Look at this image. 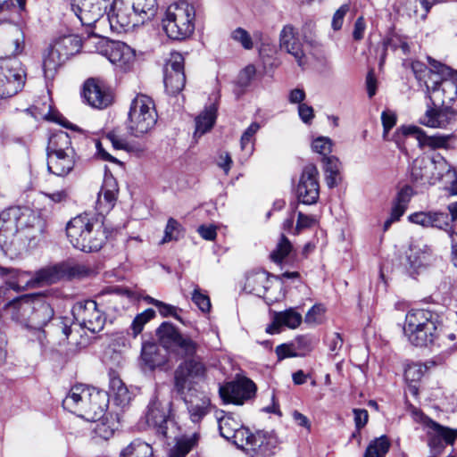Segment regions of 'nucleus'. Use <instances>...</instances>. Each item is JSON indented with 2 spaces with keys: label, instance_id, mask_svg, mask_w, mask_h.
Listing matches in <instances>:
<instances>
[{
  "label": "nucleus",
  "instance_id": "8fccbe9b",
  "mask_svg": "<svg viewBox=\"0 0 457 457\" xmlns=\"http://www.w3.org/2000/svg\"><path fill=\"white\" fill-rule=\"evenodd\" d=\"M189 419L194 423L200 422L210 411V401L203 399L197 403L186 402Z\"/></svg>",
  "mask_w": 457,
  "mask_h": 457
},
{
  "label": "nucleus",
  "instance_id": "423d86ee",
  "mask_svg": "<svg viewBox=\"0 0 457 457\" xmlns=\"http://www.w3.org/2000/svg\"><path fill=\"white\" fill-rule=\"evenodd\" d=\"M157 121L154 103L148 96L138 94L131 102L127 129L135 137L148 133Z\"/></svg>",
  "mask_w": 457,
  "mask_h": 457
},
{
  "label": "nucleus",
  "instance_id": "f3484780",
  "mask_svg": "<svg viewBox=\"0 0 457 457\" xmlns=\"http://www.w3.org/2000/svg\"><path fill=\"white\" fill-rule=\"evenodd\" d=\"M427 429L428 445L436 453H440L445 445H453L457 438V430L444 427L428 417L422 419Z\"/></svg>",
  "mask_w": 457,
  "mask_h": 457
},
{
  "label": "nucleus",
  "instance_id": "473e14b6",
  "mask_svg": "<svg viewBox=\"0 0 457 457\" xmlns=\"http://www.w3.org/2000/svg\"><path fill=\"white\" fill-rule=\"evenodd\" d=\"M91 400L87 403L86 420L96 421L104 417L109 404V395L105 391L94 387L91 390Z\"/></svg>",
  "mask_w": 457,
  "mask_h": 457
},
{
  "label": "nucleus",
  "instance_id": "c756f323",
  "mask_svg": "<svg viewBox=\"0 0 457 457\" xmlns=\"http://www.w3.org/2000/svg\"><path fill=\"white\" fill-rule=\"evenodd\" d=\"M302 321V314L295 309L289 308L274 313L272 323L266 328V332L269 334H278L280 332V327L282 326L295 329L301 325Z\"/></svg>",
  "mask_w": 457,
  "mask_h": 457
},
{
  "label": "nucleus",
  "instance_id": "3c124183",
  "mask_svg": "<svg viewBox=\"0 0 457 457\" xmlns=\"http://www.w3.org/2000/svg\"><path fill=\"white\" fill-rule=\"evenodd\" d=\"M298 204L293 206V212L297 214L296 225L294 234H299L303 229L311 228L318 223V219L315 215L305 214L297 210Z\"/></svg>",
  "mask_w": 457,
  "mask_h": 457
},
{
  "label": "nucleus",
  "instance_id": "a18cd8bd",
  "mask_svg": "<svg viewBox=\"0 0 457 457\" xmlns=\"http://www.w3.org/2000/svg\"><path fill=\"white\" fill-rule=\"evenodd\" d=\"M110 391L118 405L125 406L130 401V394L122 380L116 376L110 379Z\"/></svg>",
  "mask_w": 457,
  "mask_h": 457
},
{
  "label": "nucleus",
  "instance_id": "680f3d73",
  "mask_svg": "<svg viewBox=\"0 0 457 457\" xmlns=\"http://www.w3.org/2000/svg\"><path fill=\"white\" fill-rule=\"evenodd\" d=\"M316 341L313 337L306 335L299 336L295 339L294 345L298 351V355L304 354L305 353L311 352L315 345Z\"/></svg>",
  "mask_w": 457,
  "mask_h": 457
},
{
  "label": "nucleus",
  "instance_id": "ddd939ff",
  "mask_svg": "<svg viewBox=\"0 0 457 457\" xmlns=\"http://www.w3.org/2000/svg\"><path fill=\"white\" fill-rule=\"evenodd\" d=\"M256 392L255 384L247 378H240L220 386L219 394L224 403L242 405L253 398Z\"/></svg>",
  "mask_w": 457,
  "mask_h": 457
},
{
  "label": "nucleus",
  "instance_id": "2f4dec72",
  "mask_svg": "<svg viewBox=\"0 0 457 457\" xmlns=\"http://www.w3.org/2000/svg\"><path fill=\"white\" fill-rule=\"evenodd\" d=\"M76 162V154L66 153L47 154V169L49 172L55 176L64 177L68 175L74 168Z\"/></svg>",
  "mask_w": 457,
  "mask_h": 457
},
{
  "label": "nucleus",
  "instance_id": "c9c22d12",
  "mask_svg": "<svg viewBox=\"0 0 457 457\" xmlns=\"http://www.w3.org/2000/svg\"><path fill=\"white\" fill-rule=\"evenodd\" d=\"M46 150L47 154H61V153L76 154L73 147L71 146V141L69 134L62 130L56 131L50 136Z\"/></svg>",
  "mask_w": 457,
  "mask_h": 457
},
{
  "label": "nucleus",
  "instance_id": "a19ab883",
  "mask_svg": "<svg viewBox=\"0 0 457 457\" xmlns=\"http://www.w3.org/2000/svg\"><path fill=\"white\" fill-rule=\"evenodd\" d=\"M199 435L182 436L176 440V444L170 449L168 457H186V455L197 445Z\"/></svg>",
  "mask_w": 457,
  "mask_h": 457
},
{
  "label": "nucleus",
  "instance_id": "0e129e2a",
  "mask_svg": "<svg viewBox=\"0 0 457 457\" xmlns=\"http://www.w3.org/2000/svg\"><path fill=\"white\" fill-rule=\"evenodd\" d=\"M325 309L321 304H315L308 311L304 320L308 324H320Z\"/></svg>",
  "mask_w": 457,
  "mask_h": 457
},
{
  "label": "nucleus",
  "instance_id": "1a4fd4ad",
  "mask_svg": "<svg viewBox=\"0 0 457 457\" xmlns=\"http://www.w3.org/2000/svg\"><path fill=\"white\" fill-rule=\"evenodd\" d=\"M25 77V70L18 59L0 58V99L15 96L24 86Z\"/></svg>",
  "mask_w": 457,
  "mask_h": 457
},
{
  "label": "nucleus",
  "instance_id": "49530a36",
  "mask_svg": "<svg viewBox=\"0 0 457 457\" xmlns=\"http://www.w3.org/2000/svg\"><path fill=\"white\" fill-rule=\"evenodd\" d=\"M390 445V441L386 436L377 437L370 442L363 457H386Z\"/></svg>",
  "mask_w": 457,
  "mask_h": 457
},
{
  "label": "nucleus",
  "instance_id": "13d9d810",
  "mask_svg": "<svg viewBox=\"0 0 457 457\" xmlns=\"http://www.w3.org/2000/svg\"><path fill=\"white\" fill-rule=\"evenodd\" d=\"M145 300L148 303L150 304H153L154 306H156L158 308V311L160 312V314L163 317H167V316H172L174 317L176 320L181 321V318L180 316H179L177 314V311H178V308L173 306V305H170V304H168V303H165L163 302H161L159 300H156L151 296H147L145 297Z\"/></svg>",
  "mask_w": 457,
  "mask_h": 457
},
{
  "label": "nucleus",
  "instance_id": "aec40b11",
  "mask_svg": "<svg viewBox=\"0 0 457 457\" xmlns=\"http://www.w3.org/2000/svg\"><path fill=\"white\" fill-rule=\"evenodd\" d=\"M431 259L432 251L429 246L420 243H411L405 252L402 265L410 275H414L427 267Z\"/></svg>",
  "mask_w": 457,
  "mask_h": 457
},
{
  "label": "nucleus",
  "instance_id": "4468645a",
  "mask_svg": "<svg viewBox=\"0 0 457 457\" xmlns=\"http://www.w3.org/2000/svg\"><path fill=\"white\" fill-rule=\"evenodd\" d=\"M319 171L314 164L306 165L296 187L298 204H314L320 196Z\"/></svg>",
  "mask_w": 457,
  "mask_h": 457
},
{
  "label": "nucleus",
  "instance_id": "0eeeda50",
  "mask_svg": "<svg viewBox=\"0 0 457 457\" xmlns=\"http://www.w3.org/2000/svg\"><path fill=\"white\" fill-rule=\"evenodd\" d=\"M428 60L429 64L435 69V71H430L432 85L427 83V88L430 92L429 99L432 105H436V102L441 104V105L450 104L457 96V86L450 79H442L438 80L439 76L450 74V68L431 57H428Z\"/></svg>",
  "mask_w": 457,
  "mask_h": 457
},
{
  "label": "nucleus",
  "instance_id": "bf43d9fd",
  "mask_svg": "<svg viewBox=\"0 0 457 457\" xmlns=\"http://www.w3.org/2000/svg\"><path fill=\"white\" fill-rule=\"evenodd\" d=\"M192 302L203 312H208L211 309V301L207 295L204 294L198 286H195L191 296Z\"/></svg>",
  "mask_w": 457,
  "mask_h": 457
},
{
  "label": "nucleus",
  "instance_id": "2eb2a0df",
  "mask_svg": "<svg viewBox=\"0 0 457 457\" xmlns=\"http://www.w3.org/2000/svg\"><path fill=\"white\" fill-rule=\"evenodd\" d=\"M170 402H162L157 396H154L147 407L146 421L162 437L170 436L169 426H173V421L170 419Z\"/></svg>",
  "mask_w": 457,
  "mask_h": 457
},
{
  "label": "nucleus",
  "instance_id": "f704fd0d",
  "mask_svg": "<svg viewBox=\"0 0 457 457\" xmlns=\"http://www.w3.org/2000/svg\"><path fill=\"white\" fill-rule=\"evenodd\" d=\"M432 166L433 163L429 159H427L425 157L416 158L412 162L411 169V181L421 186L433 185V181H431L430 177Z\"/></svg>",
  "mask_w": 457,
  "mask_h": 457
},
{
  "label": "nucleus",
  "instance_id": "20e7f679",
  "mask_svg": "<svg viewBox=\"0 0 457 457\" xmlns=\"http://www.w3.org/2000/svg\"><path fill=\"white\" fill-rule=\"evenodd\" d=\"M66 235L75 248L86 253L99 251L106 240L102 219L90 213L72 218L67 223Z\"/></svg>",
  "mask_w": 457,
  "mask_h": 457
},
{
  "label": "nucleus",
  "instance_id": "39448f33",
  "mask_svg": "<svg viewBox=\"0 0 457 457\" xmlns=\"http://www.w3.org/2000/svg\"><path fill=\"white\" fill-rule=\"evenodd\" d=\"M195 12L187 2L170 4L162 20V29L167 36L174 40H183L195 30Z\"/></svg>",
  "mask_w": 457,
  "mask_h": 457
},
{
  "label": "nucleus",
  "instance_id": "f257e3e1",
  "mask_svg": "<svg viewBox=\"0 0 457 457\" xmlns=\"http://www.w3.org/2000/svg\"><path fill=\"white\" fill-rule=\"evenodd\" d=\"M45 228V221L34 213H24L19 207L7 208L0 212V247L5 254H16L24 238L36 239Z\"/></svg>",
  "mask_w": 457,
  "mask_h": 457
},
{
  "label": "nucleus",
  "instance_id": "9d476101",
  "mask_svg": "<svg viewBox=\"0 0 457 457\" xmlns=\"http://www.w3.org/2000/svg\"><path fill=\"white\" fill-rule=\"evenodd\" d=\"M72 313L79 326L92 333L100 332L106 321L105 315L94 300L78 302L72 308Z\"/></svg>",
  "mask_w": 457,
  "mask_h": 457
},
{
  "label": "nucleus",
  "instance_id": "a878e982",
  "mask_svg": "<svg viewBox=\"0 0 457 457\" xmlns=\"http://www.w3.org/2000/svg\"><path fill=\"white\" fill-rule=\"evenodd\" d=\"M277 438L270 432L258 430L253 433L247 444L246 454L250 457H270L275 453Z\"/></svg>",
  "mask_w": 457,
  "mask_h": 457
},
{
  "label": "nucleus",
  "instance_id": "5fc2aeb1",
  "mask_svg": "<svg viewBox=\"0 0 457 457\" xmlns=\"http://www.w3.org/2000/svg\"><path fill=\"white\" fill-rule=\"evenodd\" d=\"M252 435L253 433H251L248 428H244L242 424L241 428L233 432L229 436V439L227 440L231 441L237 448L246 453L247 444L250 443Z\"/></svg>",
  "mask_w": 457,
  "mask_h": 457
},
{
  "label": "nucleus",
  "instance_id": "4d7b16f0",
  "mask_svg": "<svg viewBox=\"0 0 457 457\" xmlns=\"http://www.w3.org/2000/svg\"><path fill=\"white\" fill-rule=\"evenodd\" d=\"M401 43V36L397 34H391L386 37L382 41V53L380 55L379 66H382L386 61L387 51H396L399 49V44Z\"/></svg>",
  "mask_w": 457,
  "mask_h": 457
},
{
  "label": "nucleus",
  "instance_id": "774afa93",
  "mask_svg": "<svg viewBox=\"0 0 457 457\" xmlns=\"http://www.w3.org/2000/svg\"><path fill=\"white\" fill-rule=\"evenodd\" d=\"M413 195L414 191L412 187L409 185H404L398 190L394 201L408 206Z\"/></svg>",
  "mask_w": 457,
  "mask_h": 457
},
{
  "label": "nucleus",
  "instance_id": "4c0bfd02",
  "mask_svg": "<svg viewBox=\"0 0 457 457\" xmlns=\"http://www.w3.org/2000/svg\"><path fill=\"white\" fill-rule=\"evenodd\" d=\"M217 118V108L214 104L205 108L195 118V130L194 137H202L204 134L211 130Z\"/></svg>",
  "mask_w": 457,
  "mask_h": 457
},
{
  "label": "nucleus",
  "instance_id": "58836bf2",
  "mask_svg": "<svg viewBox=\"0 0 457 457\" xmlns=\"http://www.w3.org/2000/svg\"><path fill=\"white\" fill-rule=\"evenodd\" d=\"M4 45L6 54L10 56L22 53L25 46V37L21 28L13 26L8 30Z\"/></svg>",
  "mask_w": 457,
  "mask_h": 457
},
{
  "label": "nucleus",
  "instance_id": "a211bd4d",
  "mask_svg": "<svg viewBox=\"0 0 457 457\" xmlns=\"http://www.w3.org/2000/svg\"><path fill=\"white\" fill-rule=\"evenodd\" d=\"M12 305H19V308L23 312H31L29 317V321L31 326L41 328L46 326L54 317V312L53 307L45 300L38 298L32 303L25 298H20Z\"/></svg>",
  "mask_w": 457,
  "mask_h": 457
},
{
  "label": "nucleus",
  "instance_id": "c03bdc74",
  "mask_svg": "<svg viewBox=\"0 0 457 457\" xmlns=\"http://www.w3.org/2000/svg\"><path fill=\"white\" fill-rule=\"evenodd\" d=\"M120 457H153V449L147 443L137 439L121 451Z\"/></svg>",
  "mask_w": 457,
  "mask_h": 457
},
{
  "label": "nucleus",
  "instance_id": "864d4df0",
  "mask_svg": "<svg viewBox=\"0 0 457 457\" xmlns=\"http://www.w3.org/2000/svg\"><path fill=\"white\" fill-rule=\"evenodd\" d=\"M182 226L173 218L168 220L167 225L164 229V236L161 240V244H166L170 241H177L182 235Z\"/></svg>",
  "mask_w": 457,
  "mask_h": 457
},
{
  "label": "nucleus",
  "instance_id": "bb28decb",
  "mask_svg": "<svg viewBox=\"0 0 457 457\" xmlns=\"http://www.w3.org/2000/svg\"><path fill=\"white\" fill-rule=\"evenodd\" d=\"M83 96L88 104L97 109H104L112 102V96L109 89L99 80L87 79L84 84Z\"/></svg>",
  "mask_w": 457,
  "mask_h": 457
},
{
  "label": "nucleus",
  "instance_id": "603ef678",
  "mask_svg": "<svg viewBox=\"0 0 457 457\" xmlns=\"http://www.w3.org/2000/svg\"><path fill=\"white\" fill-rule=\"evenodd\" d=\"M292 245L286 236L281 235L276 248L270 253V259L277 263H280L291 253Z\"/></svg>",
  "mask_w": 457,
  "mask_h": 457
},
{
  "label": "nucleus",
  "instance_id": "c85d7f7f",
  "mask_svg": "<svg viewBox=\"0 0 457 457\" xmlns=\"http://www.w3.org/2000/svg\"><path fill=\"white\" fill-rule=\"evenodd\" d=\"M105 54L112 64L124 71L129 69L135 60L133 50L128 45L120 41L108 43Z\"/></svg>",
  "mask_w": 457,
  "mask_h": 457
},
{
  "label": "nucleus",
  "instance_id": "7c9ffc66",
  "mask_svg": "<svg viewBox=\"0 0 457 457\" xmlns=\"http://www.w3.org/2000/svg\"><path fill=\"white\" fill-rule=\"evenodd\" d=\"M144 365L151 370L163 367L168 362L167 350L155 343H144L141 351Z\"/></svg>",
  "mask_w": 457,
  "mask_h": 457
},
{
  "label": "nucleus",
  "instance_id": "9b49d317",
  "mask_svg": "<svg viewBox=\"0 0 457 457\" xmlns=\"http://www.w3.org/2000/svg\"><path fill=\"white\" fill-rule=\"evenodd\" d=\"M71 11L81 24L88 28H96L97 22L104 18L108 7L107 0H71Z\"/></svg>",
  "mask_w": 457,
  "mask_h": 457
},
{
  "label": "nucleus",
  "instance_id": "79ce46f5",
  "mask_svg": "<svg viewBox=\"0 0 457 457\" xmlns=\"http://www.w3.org/2000/svg\"><path fill=\"white\" fill-rule=\"evenodd\" d=\"M177 328L170 323L163 322L157 329V336L162 348H173L181 337Z\"/></svg>",
  "mask_w": 457,
  "mask_h": 457
},
{
  "label": "nucleus",
  "instance_id": "dca6fc26",
  "mask_svg": "<svg viewBox=\"0 0 457 457\" xmlns=\"http://www.w3.org/2000/svg\"><path fill=\"white\" fill-rule=\"evenodd\" d=\"M107 20L111 29L118 32L143 23L127 0H114L107 13Z\"/></svg>",
  "mask_w": 457,
  "mask_h": 457
},
{
  "label": "nucleus",
  "instance_id": "5701e85b",
  "mask_svg": "<svg viewBox=\"0 0 457 457\" xmlns=\"http://www.w3.org/2000/svg\"><path fill=\"white\" fill-rule=\"evenodd\" d=\"M279 48L294 57L300 67L306 63V55L296 29L287 24L279 33Z\"/></svg>",
  "mask_w": 457,
  "mask_h": 457
},
{
  "label": "nucleus",
  "instance_id": "338daca9",
  "mask_svg": "<svg viewBox=\"0 0 457 457\" xmlns=\"http://www.w3.org/2000/svg\"><path fill=\"white\" fill-rule=\"evenodd\" d=\"M344 340L339 333H333L327 337V345L330 353L333 355H337L341 348L343 347Z\"/></svg>",
  "mask_w": 457,
  "mask_h": 457
},
{
  "label": "nucleus",
  "instance_id": "ea45409f",
  "mask_svg": "<svg viewBox=\"0 0 457 457\" xmlns=\"http://www.w3.org/2000/svg\"><path fill=\"white\" fill-rule=\"evenodd\" d=\"M127 3L130 4L132 10L143 23L151 20L156 13V0H127Z\"/></svg>",
  "mask_w": 457,
  "mask_h": 457
},
{
  "label": "nucleus",
  "instance_id": "e433bc0d",
  "mask_svg": "<svg viewBox=\"0 0 457 457\" xmlns=\"http://www.w3.org/2000/svg\"><path fill=\"white\" fill-rule=\"evenodd\" d=\"M81 47L80 40L74 35H67L58 38L51 46L65 61L78 53Z\"/></svg>",
  "mask_w": 457,
  "mask_h": 457
},
{
  "label": "nucleus",
  "instance_id": "72a5a7b5",
  "mask_svg": "<svg viewBox=\"0 0 457 457\" xmlns=\"http://www.w3.org/2000/svg\"><path fill=\"white\" fill-rule=\"evenodd\" d=\"M269 274L265 271H254L248 273L245 278L244 290L246 293L263 297L270 287Z\"/></svg>",
  "mask_w": 457,
  "mask_h": 457
},
{
  "label": "nucleus",
  "instance_id": "f8f14e48",
  "mask_svg": "<svg viewBox=\"0 0 457 457\" xmlns=\"http://www.w3.org/2000/svg\"><path fill=\"white\" fill-rule=\"evenodd\" d=\"M163 82L170 95L179 93L185 87L184 57L178 52L170 53L163 68Z\"/></svg>",
  "mask_w": 457,
  "mask_h": 457
},
{
  "label": "nucleus",
  "instance_id": "09e8293b",
  "mask_svg": "<svg viewBox=\"0 0 457 457\" xmlns=\"http://www.w3.org/2000/svg\"><path fill=\"white\" fill-rule=\"evenodd\" d=\"M173 348H176L178 353L185 359H189L196 357L199 344L190 337L182 334Z\"/></svg>",
  "mask_w": 457,
  "mask_h": 457
},
{
  "label": "nucleus",
  "instance_id": "052dcab7",
  "mask_svg": "<svg viewBox=\"0 0 457 457\" xmlns=\"http://www.w3.org/2000/svg\"><path fill=\"white\" fill-rule=\"evenodd\" d=\"M333 143L330 138L326 137H320L313 140L312 147V150L323 156H328L332 152Z\"/></svg>",
  "mask_w": 457,
  "mask_h": 457
},
{
  "label": "nucleus",
  "instance_id": "e2e57ef3",
  "mask_svg": "<svg viewBox=\"0 0 457 457\" xmlns=\"http://www.w3.org/2000/svg\"><path fill=\"white\" fill-rule=\"evenodd\" d=\"M231 37L233 40L241 44V46L246 50H250L253 47V42L250 34L242 28H237L233 30Z\"/></svg>",
  "mask_w": 457,
  "mask_h": 457
},
{
  "label": "nucleus",
  "instance_id": "f03ea898",
  "mask_svg": "<svg viewBox=\"0 0 457 457\" xmlns=\"http://www.w3.org/2000/svg\"><path fill=\"white\" fill-rule=\"evenodd\" d=\"M93 273V269L83 263L63 262L45 267L37 271L33 278L25 280V277L29 276V272L0 266V277L4 278L6 285L15 291L24 289L25 286L53 284L63 279H80L90 277Z\"/></svg>",
  "mask_w": 457,
  "mask_h": 457
},
{
  "label": "nucleus",
  "instance_id": "cd10ccee",
  "mask_svg": "<svg viewBox=\"0 0 457 457\" xmlns=\"http://www.w3.org/2000/svg\"><path fill=\"white\" fill-rule=\"evenodd\" d=\"M118 191V184L114 177L111 174L105 175L96 204V209L99 214L107 213L113 208Z\"/></svg>",
  "mask_w": 457,
  "mask_h": 457
},
{
  "label": "nucleus",
  "instance_id": "7ed1b4c3",
  "mask_svg": "<svg viewBox=\"0 0 457 457\" xmlns=\"http://www.w3.org/2000/svg\"><path fill=\"white\" fill-rule=\"evenodd\" d=\"M438 315L426 309H412L405 316L403 333L419 347L440 348L444 342Z\"/></svg>",
  "mask_w": 457,
  "mask_h": 457
},
{
  "label": "nucleus",
  "instance_id": "de8ad7c7",
  "mask_svg": "<svg viewBox=\"0 0 457 457\" xmlns=\"http://www.w3.org/2000/svg\"><path fill=\"white\" fill-rule=\"evenodd\" d=\"M220 434L225 439H229V436L241 428V420L231 413L223 414L218 417Z\"/></svg>",
  "mask_w": 457,
  "mask_h": 457
},
{
  "label": "nucleus",
  "instance_id": "412c9836",
  "mask_svg": "<svg viewBox=\"0 0 457 457\" xmlns=\"http://www.w3.org/2000/svg\"><path fill=\"white\" fill-rule=\"evenodd\" d=\"M91 390H94V387L87 385L73 386L62 401L63 408L86 420L87 403L91 400Z\"/></svg>",
  "mask_w": 457,
  "mask_h": 457
},
{
  "label": "nucleus",
  "instance_id": "69168bd1",
  "mask_svg": "<svg viewBox=\"0 0 457 457\" xmlns=\"http://www.w3.org/2000/svg\"><path fill=\"white\" fill-rule=\"evenodd\" d=\"M350 10V4H345L341 5L334 13L331 26L334 30H339L344 23V19Z\"/></svg>",
  "mask_w": 457,
  "mask_h": 457
},
{
  "label": "nucleus",
  "instance_id": "6ab92c4d",
  "mask_svg": "<svg viewBox=\"0 0 457 457\" xmlns=\"http://www.w3.org/2000/svg\"><path fill=\"white\" fill-rule=\"evenodd\" d=\"M411 223L420 225L423 228H432L445 231L452 238V235H457L453 231V225L451 224V219L448 212L442 211L418 212L408 217Z\"/></svg>",
  "mask_w": 457,
  "mask_h": 457
},
{
  "label": "nucleus",
  "instance_id": "6e6552de",
  "mask_svg": "<svg viewBox=\"0 0 457 457\" xmlns=\"http://www.w3.org/2000/svg\"><path fill=\"white\" fill-rule=\"evenodd\" d=\"M206 374L207 367L202 358L185 359L174 371V391L184 398L195 384L205 379Z\"/></svg>",
  "mask_w": 457,
  "mask_h": 457
},
{
  "label": "nucleus",
  "instance_id": "b1692460",
  "mask_svg": "<svg viewBox=\"0 0 457 457\" xmlns=\"http://www.w3.org/2000/svg\"><path fill=\"white\" fill-rule=\"evenodd\" d=\"M457 114L446 105L436 102V105L428 107L420 118V124L436 129H446L456 120Z\"/></svg>",
  "mask_w": 457,
  "mask_h": 457
},
{
  "label": "nucleus",
  "instance_id": "393cba45",
  "mask_svg": "<svg viewBox=\"0 0 457 457\" xmlns=\"http://www.w3.org/2000/svg\"><path fill=\"white\" fill-rule=\"evenodd\" d=\"M433 163L431 181L433 185L442 182L445 187L453 194V188L457 185L456 170L441 154H436L431 160Z\"/></svg>",
  "mask_w": 457,
  "mask_h": 457
},
{
  "label": "nucleus",
  "instance_id": "6e6d98bb",
  "mask_svg": "<svg viewBox=\"0 0 457 457\" xmlns=\"http://www.w3.org/2000/svg\"><path fill=\"white\" fill-rule=\"evenodd\" d=\"M155 315V312L153 309H146L143 312L137 314L132 321L131 328L133 331V336L136 337L138 334L141 333L145 324H146L149 320H151Z\"/></svg>",
  "mask_w": 457,
  "mask_h": 457
},
{
  "label": "nucleus",
  "instance_id": "4be33fe9",
  "mask_svg": "<svg viewBox=\"0 0 457 457\" xmlns=\"http://www.w3.org/2000/svg\"><path fill=\"white\" fill-rule=\"evenodd\" d=\"M403 132L404 135L415 137L420 147H428L432 150L450 149L453 147L452 145L456 139V137L453 133H437L432 136H428L424 132V130L417 126L403 127Z\"/></svg>",
  "mask_w": 457,
  "mask_h": 457
},
{
  "label": "nucleus",
  "instance_id": "37998d69",
  "mask_svg": "<svg viewBox=\"0 0 457 457\" xmlns=\"http://www.w3.org/2000/svg\"><path fill=\"white\" fill-rule=\"evenodd\" d=\"M65 62L61 55L53 48H50L48 54L44 57L43 71L46 79H53L58 68Z\"/></svg>",
  "mask_w": 457,
  "mask_h": 457
}]
</instances>
